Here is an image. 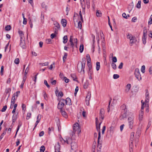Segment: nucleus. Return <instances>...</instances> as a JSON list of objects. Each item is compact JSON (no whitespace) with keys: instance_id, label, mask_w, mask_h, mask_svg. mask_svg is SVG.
I'll use <instances>...</instances> for the list:
<instances>
[{"instance_id":"nucleus-6","label":"nucleus","mask_w":152,"mask_h":152,"mask_svg":"<svg viewBox=\"0 0 152 152\" xmlns=\"http://www.w3.org/2000/svg\"><path fill=\"white\" fill-rule=\"evenodd\" d=\"M134 74L136 78L139 81H140L141 80L142 77L139 69L136 68L135 69Z\"/></svg>"},{"instance_id":"nucleus-20","label":"nucleus","mask_w":152,"mask_h":152,"mask_svg":"<svg viewBox=\"0 0 152 152\" xmlns=\"http://www.w3.org/2000/svg\"><path fill=\"white\" fill-rule=\"evenodd\" d=\"M61 23L64 27L66 26L67 24L66 20L65 19H62L61 21Z\"/></svg>"},{"instance_id":"nucleus-43","label":"nucleus","mask_w":152,"mask_h":152,"mask_svg":"<svg viewBox=\"0 0 152 152\" xmlns=\"http://www.w3.org/2000/svg\"><path fill=\"white\" fill-rule=\"evenodd\" d=\"M111 66L112 68L114 69H116V65L115 63H112L111 64Z\"/></svg>"},{"instance_id":"nucleus-29","label":"nucleus","mask_w":152,"mask_h":152,"mask_svg":"<svg viewBox=\"0 0 152 152\" xmlns=\"http://www.w3.org/2000/svg\"><path fill=\"white\" fill-rule=\"evenodd\" d=\"M147 30L146 27H145L143 28V35L147 36Z\"/></svg>"},{"instance_id":"nucleus-57","label":"nucleus","mask_w":152,"mask_h":152,"mask_svg":"<svg viewBox=\"0 0 152 152\" xmlns=\"http://www.w3.org/2000/svg\"><path fill=\"white\" fill-rule=\"evenodd\" d=\"M7 108V106L6 105H5V106H4L2 109L1 111L2 112H4L5 111Z\"/></svg>"},{"instance_id":"nucleus-47","label":"nucleus","mask_w":152,"mask_h":152,"mask_svg":"<svg viewBox=\"0 0 152 152\" xmlns=\"http://www.w3.org/2000/svg\"><path fill=\"white\" fill-rule=\"evenodd\" d=\"M152 23V14L148 22V25H151Z\"/></svg>"},{"instance_id":"nucleus-15","label":"nucleus","mask_w":152,"mask_h":152,"mask_svg":"<svg viewBox=\"0 0 152 152\" xmlns=\"http://www.w3.org/2000/svg\"><path fill=\"white\" fill-rule=\"evenodd\" d=\"M20 45L23 48H26L25 41L24 39H20Z\"/></svg>"},{"instance_id":"nucleus-28","label":"nucleus","mask_w":152,"mask_h":152,"mask_svg":"<svg viewBox=\"0 0 152 152\" xmlns=\"http://www.w3.org/2000/svg\"><path fill=\"white\" fill-rule=\"evenodd\" d=\"M89 85V82L88 81H86L84 83V84L83 85V88H85L86 89L87 88H88V87Z\"/></svg>"},{"instance_id":"nucleus-60","label":"nucleus","mask_w":152,"mask_h":152,"mask_svg":"<svg viewBox=\"0 0 152 152\" xmlns=\"http://www.w3.org/2000/svg\"><path fill=\"white\" fill-rule=\"evenodd\" d=\"M106 129V126H104L103 127L102 133V134H104V131H105Z\"/></svg>"},{"instance_id":"nucleus-12","label":"nucleus","mask_w":152,"mask_h":152,"mask_svg":"<svg viewBox=\"0 0 152 152\" xmlns=\"http://www.w3.org/2000/svg\"><path fill=\"white\" fill-rule=\"evenodd\" d=\"M71 143V148L72 150H75L77 149V143L74 141H72L70 142Z\"/></svg>"},{"instance_id":"nucleus-4","label":"nucleus","mask_w":152,"mask_h":152,"mask_svg":"<svg viewBox=\"0 0 152 152\" xmlns=\"http://www.w3.org/2000/svg\"><path fill=\"white\" fill-rule=\"evenodd\" d=\"M96 120V128L97 131L99 132V136L98 137V143H99V140L100 138V125L102 123V121H100V123H99L98 119L97 118H95Z\"/></svg>"},{"instance_id":"nucleus-16","label":"nucleus","mask_w":152,"mask_h":152,"mask_svg":"<svg viewBox=\"0 0 152 152\" xmlns=\"http://www.w3.org/2000/svg\"><path fill=\"white\" fill-rule=\"evenodd\" d=\"M130 40V44L131 46L133 45L134 43H135L137 41V39L135 37L132 38Z\"/></svg>"},{"instance_id":"nucleus-11","label":"nucleus","mask_w":152,"mask_h":152,"mask_svg":"<svg viewBox=\"0 0 152 152\" xmlns=\"http://www.w3.org/2000/svg\"><path fill=\"white\" fill-rule=\"evenodd\" d=\"M91 93L90 92H88L86 97V104L88 105L89 104V101L91 98Z\"/></svg>"},{"instance_id":"nucleus-30","label":"nucleus","mask_w":152,"mask_h":152,"mask_svg":"<svg viewBox=\"0 0 152 152\" xmlns=\"http://www.w3.org/2000/svg\"><path fill=\"white\" fill-rule=\"evenodd\" d=\"M17 94H14L12 96V100H16L18 96H17Z\"/></svg>"},{"instance_id":"nucleus-56","label":"nucleus","mask_w":152,"mask_h":152,"mask_svg":"<svg viewBox=\"0 0 152 152\" xmlns=\"http://www.w3.org/2000/svg\"><path fill=\"white\" fill-rule=\"evenodd\" d=\"M119 77V75L118 74H114L113 75V78L114 79H117Z\"/></svg>"},{"instance_id":"nucleus-13","label":"nucleus","mask_w":152,"mask_h":152,"mask_svg":"<svg viewBox=\"0 0 152 152\" xmlns=\"http://www.w3.org/2000/svg\"><path fill=\"white\" fill-rule=\"evenodd\" d=\"M54 25L55 26V27L57 28H55V33H57L58 30L60 28V25L56 21H55L53 23Z\"/></svg>"},{"instance_id":"nucleus-38","label":"nucleus","mask_w":152,"mask_h":152,"mask_svg":"<svg viewBox=\"0 0 152 152\" xmlns=\"http://www.w3.org/2000/svg\"><path fill=\"white\" fill-rule=\"evenodd\" d=\"M112 63H115L117 61V58L115 56L113 57L112 59Z\"/></svg>"},{"instance_id":"nucleus-41","label":"nucleus","mask_w":152,"mask_h":152,"mask_svg":"<svg viewBox=\"0 0 152 152\" xmlns=\"http://www.w3.org/2000/svg\"><path fill=\"white\" fill-rule=\"evenodd\" d=\"M84 49V46L83 45H80V53H82Z\"/></svg>"},{"instance_id":"nucleus-23","label":"nucleus","mask_w":152,"mask_h":152,"mask_svg":"<svg viewBox=\"0 0 152 152\" xmlns=\"http://www.w3.org/2000/svg\"><path fill=\"white\" fill-rule=\"evenodd\" d=\"M121 108L122 110V111L127 110L126 105L124 104L121 105Z\"/></svg>"},{"instance_id":"nucleus-18","label":"nucleus","mask_w":152,"mask_h":152,"mask_svg":"<svg viewBox=\"0 0 152 152\" xmlns=\"http://www.w3.org/2000/svg\"><path fill=\"white\" fill-rule=\"evenodd\" d=\"M149 94L148 92H147L145 94V103H148L149 101Z\"/></svg>"},{"instance_id":"nucleus-22","label":"nucleus","mask_w":152,"mask_h":152,"mask_svg":"<svg viewBox=\"0 0 152 152\" xmlns=\"http://www.w3.org/2000/svg\"><path fill=\"white\" fill-rule=\"evenodd\" d=\"M141 102L142 103L141 104V110H142L144 109L145 107V102H144L143 101V100H142L141 101Z\"/></svg>"},{"instance_id":"nucleus-40","label":"nucleus","mask_w":152,"mask_h":152,"mask_svg":"<svg viewBox=\"0 0 152 152\" xmlns=\"http://www.w3.org/2000/svg\"><path fill=\"white\" fill-rule=\"evenodd\" d=\"M43 96L44 97V99L46 100H47L48 99V96H47V95L46 93L45 92H43Z\"/></svg>"},{"instance_id":"nucleus-53","label":"nucleus","mask_w":152,"mask_h":152,"mask_svg":"<svg viewBox=\"0 0 152 152\" xmlns=\"http://www.w3.org/2000/svg\"><path fill=\"white\" fill-rule=\"evenodd\" d=\"M79 14V15H80V17L81 20L82 22H83V18L82 15V14L81 12V11H80Z\"/></svg>"},{"instance_id":"nucleus-2","label":"nucleus","mask_w":152,"mask_h":152,"mask_svg":"<svg viewBox=\"0 0 152 152\" xmlns=\"http://www.w3.org/2000/svg\"><path fill=\"white\" fill-rule=\"evenodd\" d=\"M134 118V114L132 113H129L127 121L129 127L130 129H132L133 127Z\"/></svg>"},{"instance_id":"nucleus-51","label":"nucleus","mask_w":152,"mask_h":152,"mask_svg":"<svg viewBox=\"0 0 152 152\" xmlns=\"http://www.w3.org/2000/svg\"><path fill=\"white\" fill-rule=\"evenodd\" d=\"M101 13L100 12L97 11L96 12V15L97 17H100L101 16Z\"/></svg>"},{"instance_id":"nucleus-9","label":"nucleus","mask_w":152,"mask_h":152,"mask_svg":"<svg viewBox=\"0 0 152 152\" xmlns=\"http://www.w3.org/2000/svg\"><path fill=\"white\" fill-rule=\"evenodd\" d=\"M129 113L130 112H128L127 110L122 111L120 117V119L121 120H124V119L126 118L127 114H128V115Z\"/></svg>"},{"instance_id":"nucleus-37","label":"nucleus","mask_w":152,"mask_h":152,"mask_svg":"<svg viewBox=\"0 0 152 152\" xmlns=\"http://www.w3.org/2000/svg\"><path fill=\"white\" fill-rule=\"evenodd\" d=\"M141 1L140 0L138 1V3L136 5V7L140 9L141 7Z\"/></svg>"},{"instance_id":"nucleus-49","label":"nucleus","mask_w":152,"mask_h":152,"mask_svg":"<svg viewBox=\"0 0 152 152\" xmlns=\"http://www.w3.org/2000/svg\"><path fill=\"white\" fill-rule=\"evenodd\" d=\"M11 29V27L10 25L7 26L5 28V29L7 31H10Z\"/></svg>"},{"instance_id":"nucleus-32","label":"nucleus","mask_w":152,"mask_h":152,"mask_svg":"<svg viewBox=\"0 0 152 152\" xmlns=\"http://www.w3.org/2000/svg\"><path fill=\"white\" fill-rule=\"evenodd\" d=\"M78 15L77 13H75L73 17V20L75 24V22H77V20H76V21H75V20L76 19V17L78 16Z\"/></svg>"},{"instance_id":"nucleus-54","label":"nucleus","mask_w":152,"mask_h":152,"mask_svg":"<svg viewBox=\"0 0 152 152\" xmlns=\"http://www.w3.org/2000/svg\"><path fill=\"white\" fill-rule=\"evenodd\" d=\"M44 83L48 88H49L50 87V86L48 84L47 81L46 80H45L44 81Z\"/></svg>"},{"instance_id":"nucleus-50","label":"nucleus","mask_w":152,"mask_h":152,"mask_svg":"<svg viewBox=\"0 0 152 152\" xmlns=\"http://www.w3.org/2000/svg\"><path fill=\"white\" fill-rule=\"evenodd\" d=\"M19 59L18 58H16L14 61V63L16 64H18L19 63Z\"/></svg>"},{"instance_id":"nucleus-19","label":"nucleus","mask_w":152,"mask_h":152,"mask_svg":"<svg viewBox=\"0 0 152 152\" xmlns=\"http://www.w3.org/2000/svg\"><path fill=\"white\" fill-rule=\"evenodd\" d=\"M62 115L65 118H66L68 117V115L66 112L65 111L63 110L62 109L61 110Z\"/></svg>"},{"instance_id":"nucleus-62","label":"nucleus","mask_w":152,"mask_h":152,"mask_svg":"<svg viewBox=\"0 0 152 152\" xmlns=\"http://www.w3.org/2000/svg\"><path fill=\"white\" fill-rule=\"evenodd\" d=\"M48 62H45V63H42L41 64V65L42 66H47L48 65Z\"/></svg>"},{"instance_id":"nucleus-36","label":"nucleus","mask_w":152,"mask_h":152,"mask_svg":"<svg viewBox=\"0 0 152 152\" xmlns=\"http://www.w3.org/2000/svg\"><path fill=\"white\" fill-rule=\"evenodd\" d=\"M86 4L87 5V7L88 8H89L90 7V0H86Z\"/></svg>"},{"instance_id":"nucleus-35","label":"nucleus","mask_w":152,"mask_h":152,"mask_svg":"<svg viewBox=\"0 0 152 152\" xmlns=\"http://www.w3.org/2000/svg\"><path fill=\"white\" fill-rule=\"evenodd\" d=\"M80 3L81 4L82 7H84V8L86 7V5L84 2V0H80Z\"/></svg>"},{"instance_id":"nucleus-44","label":"nucleus","mask_w":152,"mask_h":152,"mask_svg":"<svg viewBox=\"0 0 152 152\" xmlns=\"http://www.w3.org/2000/svg\"><path fill=\"white\" fill-rule=\"evenodd\" d=\"M68 5H67V6L66 7V15H68L69 14V12L70 10V8L68 7Z\"/></svg>"},{"instance_id":"nucleus-46","label":"nucleus","mask_w":152,"mask_h":152,"mask_svg":"<svg viewBox=\"0 0 152 152\" xmlns=\"http://www.w3.org/2000/svg\"><path fill=\"white\" fill-rule=\"evenodd\" d=\"M6 132L4 131L1 134V135L0 136V141L3 138V137L6 134Z\"/></svg>"},{"instance_id":"nucleus-14","label":"nucleus","mask_w":152,"mask_h":152,"mask_svg":"<svg viewBox=\"0 0 152 152\" xmlns=\"http://www.w3.org/2000/svg\"><path fill=\"white\" fill-rule=\"evenodd\" d=\"M144 112L142 110H140L139 115L138 119L140 121H142L143 118Z\"/></svg>"},{"instance_id":"nucleus-63","label":"nucleus","mask_w":152,"mask_h":152,"mask_svg":"<svg viewBox=\"0 0 152 152\" xmlns=\"http://www.w3.org/2000/svg\"><path fill=\"white\" fill-rule=\"evenodd\" d=\"M60 77L61 79L62 80H63L64 79V78L65 77L64 76L63 74L61 73L60 74Z\"/></svg>"},{"instance_id":"nucleus-61","label":"nucleus","mask_w":152,"mask_h":152,"mask_svg":"<svg viewBox=\"0 0 152 152\" xmlns=\"http://www.w3.org/2000/svg\"><path fill=\"white\" fill-rule=\"evenodd\" d=\"M63 96V93L62 92H60L58 93V94H57L58 96H60L61 97H62Z\"/></svg>"},{"instance_id":"nucleus-64","label":"nucleus","mask_w":152,"mask_h":152,"mask_svg":"<svg viewBox=\"0 0 152 152\" xmlns=\"http://www.w3.org/2000/svg\"><path fill=\"white\" fill-rule=\"evenodd\" d=\"M149 71L150 74H152V66L149 68Z\"/></svg>"},{"instance_id":"nucleus-3","label":"nucleus","mask_w":152,"mask_h":152,"mask_svg":"<svg viewBox=\"0 0 152 152\" xmlns=\"http://www.w3.org/2000/svg\"><path fill=\"white\" fill-rule=\"evenodd\" d=\"M82 62L81 64H78L77 65L78 71L79 72H81L83 71V73H84V68L85 66V59H82Z\"/></svg>"},{"instance_id":"nucleus-52","label":"nucleus","mask_w":152,"mask_h":152,"mask_svg":"<svg viewBox=\"0 0 152 152\" xmlns=\"http://www.w3.org/2000/svg\"><path fill=\"white\" fill-rule=\"evenodd\" d=\"M41 118V115L39 114L38 115L37 117V121H38V122H39L40 121Z\"/></svg>"},{"instance_id":"nucleus-48","label":"nucleus","mask_w":152,"mask_h":152,"mask_svg":"<svg viewBox=\"0 0 152 152\" xmlns=\"http://www.w3.org/2000/svg\"><path fill=\"white\" fill-rule=\"evenodd\" d=\"M134 37L132 36L131 34H128L127 35V39H130Z\"/></svg>"},{"instance_id":"nucleus-26","label":"nucleus","mask_w":152,"mask_h":152,"mask_svg":"<svg viewBox=\"0 0 152 152\" xmlns=\"http://www.w3.org/2000/svg\"><path fill=\"white\" fill-rule=\"evenodd\" d=\"M96 69L97 71H98L99 70L100 66V63L99 62H97L96 63Z\"/></svg>"},{"instance_id":"nucleus-45","label":"nucleus","mask_w":152,"mask_h":152,"mask_svg":"<svg viewBox=\"0 0 152 152\" xmlns=\"http://www.w3.org/2000/svg\"><path fill=\"white\" fill-rule=\"evenodd\" d=\"M67 56V54L65 52L64 53V56L63 58V60L64 62L65 61V60L66 59Z\"/></svg>"},{"instance_id":"nucleus-34","label":"nucleus","mask_w":152,"mask_h":152,"mask_svg":"<svg viewBox=\"0 0 152 152\" xmlns=\"http://www.w3.org/2000/svg\"><path fill=\"white\" fill-rule=\"evenodd\" d=\"M145 111L147 113H148L149 112V110L148 109V103H145Z\"/></svg>"},{"instance_id":"nucleus-17","label":"nucleus","mask_w":152,"mask_h":152,"mask_svg":"<svg viewBox=\"0 0 152 152\" xmlns=\"http://www.w3.org/2000/svg\"><path fill=\"white\" fill-rule=\"evenodd\" d=\"M131 87V85L130 84H128L126 86L125 89V91L126 93H128L129 92L130 88Z\"/></svg>"},{"instance_id":"nucleus-5","label":"nucleus","mask_w":152,"mask_h":152,"mask_svg":"<svg viewBox=\"0 0 152 152\" xmlns=\"http://www.w3.org/2000/svg\"><path fill=\"white\" fill-rule=\"evenodd\" d=\"M73 129L74 131L78 134L81 131L80 127L77 123H75L73 126Z\"/></svg>"},{"instance_id":"nucleus-39","label":"nucleus","mask_w":152,"mask_h":152,"mask_svg":"<svg viewBox=\"0 0 152 152\" xmlns=\"http://www.w3.org/2000/svg\"><path fill=\"white\" fill-rule=\"evenodd\" d=\"M45 150V148L43 145L40 148V151L41 152H44Z\"/></svg>"},{"instance_id":"nucleus-55","label":"nucleus","mask_w":152,"mask_h":152,"mask_svg":"<svg viewBox=\"0 0 152 152\" xmlns=\"http://www.w3.org/2000/svg\"><path fill=\"white\" fill-rule=\"evenodd\" d=\"M31 113H28L27 114L26 116V119H29L31 117Z\"/></svg>"},{"instance_id":"nucleus-42","label":"nucleus","mask_w":152,"mask_h":152,"mask_svg":"<svg viewBox=\"0 0 152 152\" xmlns=\"http://www.w3.org/2000/svg\"><path fill=\"white\" fill-rule=\"evenodd\" d=\"M145 66L144 65L142 66L141 67V72L143 73H144L145 72Z\"/></svg>"},{"instance_id":"nucleus-7","label":"nucleus","mask_w":152,"mask_h":152,"mask_svg":"<svg viewBox=\"0 0 152 152\" xmlns=\"http://www.w3.org/2000/svg\"><path fill=\"white\" fill-rule=\"evenodd\" d=\"M69 42H70L71 46L73 47L74 46H76L77 43V39L76 38L73 39V36H71Z\"/></svg>"},{"instance_id":"nucleus-33","label":"nucleus","mask_w":152,"mask_h":152,"mask_svg":"<svg viewBox=\"0 0 152 152\" xmlns=\"http://www.w3.org/2000/svg\"><path fill=\"white\" fill-rule=\"evenodd\" d=\"M77 28L81 29L82 28V23L81 21H79L78 22V25Z\"/></svg>"},{"instance_id":"nucleus-59","label":"nucleus","mask_w":152,"mask_h":152,"mask_svg":"<svg viewBox=\"0 0 152 152\" xmlns=\"http://www.w3.org/2000/svg\"><path fill=\"white\" fill-rule=\"evenodd\" d=\"M63 80H64L66 83H68L69 81V79L67 78L66 77L64 78V79Z\"/></svg>"},{"instance_id":"nucleus-25","label":"nucleus","mask_w":152,"mask_h":152,"mask_svg":"<svg viewBox=\"0 0 152 152\" xmlns=\"http://www.w3.org/2000/svg\"><path fill=\"white\" fill-rule=\"evenodd\" d=\"M147 36L143 35L142 38V41L143 44L145 45L146 42Z\"/></svg>"},{"instance_id":"nucleus-21","label":"nucleus","mask_w":152,"mask_h":152,"mask_svg":"<svg viewBox=\"0 0 152 152\" xmlns=\"http://www.w3.org/2000/svg\"><path fill=\"white\" fill-rule=\"evenodd\" d=\"M17 115L18 113L17 114H13L12 116V123H14L15 122L17 118Z\"/></svg>"},{"instance_id":"nucleus-58","label":"nucleus","mask_w":152,"mask_h":152,"mask_svg":"<svg viewBox=\"0 0 152 152\" xmlns=\"http://www.w3.org/2000/svg\"><path fill=\"white\" fill-rule=\"evenodd\" d=\"M29 71V68H28V66L26 68V69L25 70L24 74L26 75L27 74L28 72Z\"/></svg>"},{"instance_id":"nucleus-1","label":"nucleus","mask_w":152,"mask_h":152,"mask_svg":"<svg viewBox=\"0 0 152 152\" xmlns=\"http://www.w3.org/2000/svg\"><path fill=\"white\" fill-rule=\"evenodd\" d=\"M71 104V100L69 98H67L65 100L62 99L60 100L59 102L58 105V108L59 109L61 110L65 104L70 105Z\"/></svg>"},{"instance_id":"nucleus-31","label":"nucleus","mask_w":152,"mask_h":152,"mask_svg":"<svg viewBox=\"0 0 152 152\" xmlns=\"http://www.w3.org/2000/svg\"><path fill=\"white\" fill-rule=\"evenodd\" d=\"M134 132H132L131 133V140L132 141V142H131V143L132 144V142H133V138H134Z\"/></svg>"},{"instance_id":"nucleus-8","label":"nucleus","mask_w":152,"mask_h":152,"mask_svg":"<svg viewBox=\"0 0 152 152\" xmlns=\"http://www.w3.org/2000/svg\"><path fill=\"white\" fill-rule=\"evenodd\" d=\"M60 141L61 143L64 144L66 143L67 144H69L70 142L72 141V139L69 137H67L65 139H64L62 137H60Z\"/></svg>"},{"instance_id":"nucleus-24","label":"nucleus","mask_w":152,"mask_h":152,"mask_svg":"<svg viewBox=\"0 0 152 152\" xmlns=\"http://www.w3.org/2000/svg\"><path fill=\"white\" fill-rule=\"evenodd\" d=\"M18 33L20 35V39H23V32L21 31H19Z\"/></svg>"},{"instance_id":"nucleus-10","label":"nucleus","mask_w":152,"mask_h":152,"mask_svg":"<svg viewBox=\"0 0 152 152\" xmlns=\"http://www.w3.org/2000/svg\"><path fill=\"white\" fill-rule=\"evenodd\" d=\"M104 111L103 109H100L99 113V120L100 121L102 122L104 118Z\"/></svg>"},{"instance_id":"nucleus-27","label":"nucleus","mask_w":152,"mask_h":152,"mask_svg":"<svg viewBox=\"0 0 152 152\" xmlns=\"http://www.w3.org/2000/svg\"><path fill=\"white\" fill-rule=\"evenodd\" d=\"M63 43L64 44L66 43L67 42V41L68 40V38H67V36L66 35L64 36L63 37Z\"/></svg>"}]
</instances>
